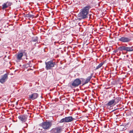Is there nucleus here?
I'll use <instances>...</instances> for the list:
<instances>
[{
  "label": "nucleus",
  "mask_w": 133,
  "mask_h": 133,
  "mask_svg": "<svg viewBox=\"0 0 133 133\" xmlns=\"http://www.w3.org/2000/svg\"><path fill=\"white\" fill-rule=\"evenodd\" d=\"M90 8V7L89 6L85 7L78 15L79 17H80L81 18H87V15L88 13L89 10Z\"/></svg>",
  "instance_id": "nucleus-1"
},
{
  "label": "nucleus",
  "mask_w": 133,
  "mask_h": 133,
  "mask_svg": "<svg viewBox=\"0 0 133 133\" xmlns=\"http://www.w3.org/2000/svg\"><path fill=\"white\" fill-rule=\"evenodd\" d=\"M126 46L123 45L120 46L118 48V50L121 51H125L127 52H131L133 51V46H127V45Z\"/></svg>",
  "instance_id": "nucleus-2"
},
{
  "label": "nucleus",
  "mask_w": 133,
  "mask_h": 133,
  "mask_svg": "<svg viewBox=\"0 0 133 133\" xmlns=\"http://www.w3.org/2000/svg\"><path fill=\"white\" fill-rule=\"evenodd\" d=\"M45 68L47 70L51 69L56 65L55 63L52 61L45 62Z\"/></svg>",
  "instance_id": "nucleus-3"
},
{
  "label": "nucleus",
  "mask_w": 133,
  "mask_h": 133,
  "mask_svg": "<svg viewBox=\"0 0 133 133\" xmlns=\"http://www.w3.org/2000/svg\"><path fill=\"white\" fill-rule=\"evenodd\" d=\"M53 121L45 122L42 124V127L44 129H48L50 128L52 124Z\"/></svg>",
  "instance_id": "nucleus-4"
},
{
  "label": "nucleus",
  "mask_w": 133,
  "mask_h": 133,
  "mask_svg": "<svg viewBox=\"0 0 133 133\" xmlns=\"http://www.w3.org/2000/svg\"><path fill=\"white\" fill-rule=\"evenodd\" d=\"M132 40L130 37L123 36L119 38L118 41L124 43H128Z\"/></svg>",
  "instance_id": "nucleus-5"
},
{
  "label": "nucleus",
  "mask_w": 133,
  "mask_h": 133,
  "mask_svg": "<svg viewBox=\"0 0 133 133\" xmlns=\"http://www.w3.org/2000/svg\"><path fill=\"white\" fill-rule=\"evenodd\" d=\"M74 119V118L71 116L66 117L62 119L59 121L60 123L71 122Z\"/></svg>",
  "instance_id": "nucleus-6"
},
{
  "label": "nucleus",
  "mask_w": 133,
  "mask_h": 133,
  "mask_svg": "<svg viewBox=\"0 0 133 133\" xmlns=\"http://www.w3.org/2000/svg\"><path fill=\"white\" fill-rule=\"evenodd\" d=\"M81 80L79 78L75 79L71 83V85L74 87H78L81 83Z\"/></svg>",
  "instance_id": "nucleus-7"
},
{
  "label": "nucleus",
  "mask_w": 133,
  "mask_h": 133,
  "mask_svg": "<svg viewBox=\"0 0 133 133\" xmlns=\"http://www.w3.org/2000/svg\"><path fill=\"white\" fill-rule=\"evenodd\" d=\"M8 78V75L6 74H5L2 76V78L0 79V82L2 83H4Z\"/></svg>",
  "instance_id": "nucleus-8"
},
{
  "label": "nucleus",
  "mask_w": 133,
  "mask_h": 133,
  "mask_svg": "<svg viewBox=\"0 0 133 133\" xmlns=\"http://www.w3.org/2000/svg\"><path fill=\"white\" fill-rule=\"evenodd\" d=\"M19 119L23 122H25L26 120V116L24 115H22L18 116Z\"/></svg>",
  "instance_id": "nucleus-9"
},
{
  "label": "nucleus",
  "mask_w": 133,
  "mask_h": 133,
  "mask_svg": "<svg viewBox=\"0 0 133 133\" xmlns=\"http://www.w3.org/2000/svg\"><path fill=\"white\" fill-rule=\"evenodd\" d=\"M38 96V95L37 94L35 93L32 94L31 95H30L29 96V97L30 98L34 100Z\"/></svg>",
  "instance_id": "nucleus-10"
},
{
  "label": "nucleus",
  "mask_w": 133,
  "mask_h": 133,
  "mask_svg": "<svg viewBox=\"0 0 133 133\" xmlns=\"http://www.w3.org/2000/svg\"><path fill=\"white\" fill-rule=\"evenodd\" d=\"M114 104H115L114 105L116 104H115V99H112L109 101L107 103V105L108 106H110L113 105Z\"/></svg>",
  "instance_id": "nucleus-11"
},
{
  "label": "nucleus",
  "mask_w": 133,
  "mask_h": 133,
  "mask_svg": "<svg viewBox=\"0 0 133 133\" xmlns=\"http://www.w3.org/2000/svg\"><path fill=\"white\" fill-rule=\"evenodd\" d=\"M23 56L22 52H18L17 54V58L18 60H20L22 59V57Z\"/></svg>",
  "instance_id": "nucleus-12"
},
{
  "label": "nucleus",
  "mask_w": 133,
  "mask_h": 133,
  "mask_svg": "<svg viewBox=\"0 0 133 133\" xmlns=\"http://www.w3.org/2000/svg\"><path fill=\"white\" fill-rule=\"evenodd\" d=\"M91 77V76H89L88 77L85 81L84 83L82 84V85H84L85 84L88 83L90 81Z\"/></svg>",
  "instance_id": "nucleus-13"
},
{
  "label": "nucleus",
  "mask_w": 133,
  "mask_h": 133,
  "mask_svg": "<svg viewBox=\"0 0 133 133\" xmlns=\"http://www.w3.org/2000/svg\"><path fill=\"white\" fill-rule=\"evenodd\" d=\"M57 133H59L62 131V129L61 127H57L55 128Z\"/></svg>",
  "instance_id": "nucleus-14"
},
{
  "label": "nucleus",
  "mask_w": 133,
  "mask_h": 133,
  "mask_svg": "<svg viewBox=\"0 0 133 133\" xmlns=\"http://www.w3.org/2000/svg\"><path fill=\"white\" fill-rule=\"evenodd\" d=\"M8 7V6H7L6 3H4V4L2 5V9H4L5 8H7Z\"/></svg>",
  "instance_id": "nucleus-15"
},
{
  "label": "nucleus",
  "mask_w": 133,
  "mask_h": 133,
  "mask_svg": "<svg viewBox=\"0 0 133 133\" xmlns=\"http://www.w3.org/2000/svg\"><path fill=\"white\" fill-rule=\"evenodd\" d=\"M37 40L38 37H35L32 38V41L33 42H36Z\"/></svg>",
  "instance_id": "nucleus-16"
},
{
  "label": "nucleus",
  "mask_w": 133,
  "mask_h": 133,
  "mask_svg": "<svg viewBox=\"0 0 133 133\" xmlns=\"http://www.w3.org/2000/svg\"><path fill=\"white\" fill-rule=\"evenodd\" d=\"M103 63H100L96 68V69H98L99 68H100L101 66L103 64Z\"/></svg>",
  "instance_id": "nucleus-17"
},
{
  "label": "nucleus",
  "mask_w": 133,
  "mask_h": 133,
  "mask_svg": "<svg viewBox=\"0 0 133 133\" xmlns=\"http://www.w3.org/2000/svg\"><path fill=\"white\" fill-rule=\"evenodd\" d=\"M51 133H57L55 128H53L50 131Z\"/></svg>",
  "instance_id": "nucleus-18"
},
{
  "label": "nucleus",
  "mask_w": 133,
  "mask_h": 133,
  "mask_svg": "<svg viewBox=\"0 0 133 133\" xmlns=\"http://www.w3.org/2000/svg\"><path fill=\"white\" fill-rule=\"evenodd\" d=\"M115 104L117 103L120 100V98L119 97H116L115 99Z\"/></svg>",
  "instance_id": "nucleus-19"
},
{
  "label": "nucleus",
  "mask_w": 133,
  "mask_h": 133,
  "mask_svg": "<svg viewBox=\"0 0 133 133\" xmlns=\"http://www.w3.org/2000/svg\"><path fill=\"white\" fill-rule=\"evenodd\" d=\"M5 3H6V4H7V6H8V7L9 6H10L11 5V3H10V2H8Z\"/></svg>",
  "instance_id": "nucleus-20"
},
{
  "label": "nucleus",
  "mask_w": 133,
  "mask_h": 133,
  "mask_svg": "<svg viewBox=\"0 0 133 133\" xmlns=\"http://www.w3.org/2000/svg\"><path fill=\"white\" fill-rule=\"evenodd\" d=\"M22 53V54L23 55V56H27V54L25 52H21Z\"/></svg>",
  "instance_id": "nucleus-21"
},
{
  "label": "nucleus",
  "mask_w": 133,
  "mask_h": 133,
  "mask_svg": "<svg viewBox=\"0 0 133 133\" xmlns=\"http://www.w3.org/2000/svg\"><path fill=\"white\" fill-rule=\"evenodd\" d=\"M32 15H29V16H28L29 17H32Z\"/></svg>",
  "instance_id": "nucleus-22"
},
{
  "label": "nucleus",
  "mask_w": 133,
  "mask_h": 133,
  "mask_svg": "<svg viewBox=\"0 0 133 133\" xmlns=\"http://www.w3.org/2000/svg\"><path fill=\"white\" fill-rule=\"evenodd\" d=\"M130 133H133V130L132 131H130Z\"/></svg>",
  "instance_id": "nucleus-23"
}]
</instances>
